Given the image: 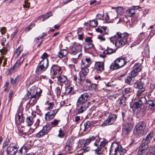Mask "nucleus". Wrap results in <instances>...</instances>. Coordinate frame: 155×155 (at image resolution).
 Returning a JSON list of instances; mask_svg holds the SVG:
<instances>
[{"label": "nucleus", "instance_id": "nucleus-1", "mask_svg": "<svg viewBox=\"0 0 155 155\" xmlns=\"http://www.w3.org/2000/svg\"><path fill=\"white\" fill-rule=\"evenodd\" d=\"M129 36V34L124 32L121 33L118 32L116 35L109 38L110 42L113 44L115 42V45L117 48L124 46L127 42V40Z\"/></svg>", "mask_w": 155, "mask_h": 155}, {"label": "nucleus", "instance_id": "nucleus-2", "mask_svg": "<svg viewBox=\"0 0 155 155\" xmlns=\"http://www.w3.org/2000/svg\"><path fill=\"white\" fill-rule=\"evenodd\" d=\"M118 152L120 155H123L126 153V150L117 143H112L110 150V155H115Z\"/></svg>", "mask_w": 155, "mask_h": 155}, {"label": "nucleus", "instance_id": "nucleus-3", "mask_svg": "<svg viewBox=\"0 0 155 155\" xmlns=\"http://www.w3.org/2000/svg\"><path fill=\"white\" fill-rule=\"evenodd\" d=\"M48 59H44L40 61L37 66L35 71L37 74H40L45 71L48 66Z\"/></svg>", "mask_w": 155, "mask_h": 155}, {"label": "nucleus", "instance_id": "nucleus-4", "mask_svg": "<svg viewBox=\"0 0 155 155\" xmlns=\"http://www.w3.org/2000/svg\"><path fill=\"white\" fill-rule=\"evenodd\" d=\"M126 63L124 59L118 58L114 61L113 63L111 64L110 68L112 70L118 69L124 66Z\"/></svg>", "mask_w": 155, "mask_h": 155}, {"label": "nucleus", "instance_id": "nucleus-5", "mask_svg": "<svg viewBox=\"0 0 155 155\" xmlns=\"http://www.w3.org/2000/svg\"><path fill=\"white\" fill-rule=\"evenodd\" d=\"M146 127L145 124L142 122H140L135 126L134 133L136 135H142L144 134V130Z\"/></svg>", "mask_w": 155, "mask_h": 155}, {"label": "nucleus", "instance_id": "nucleus-6", "mask_svg": "<svg viewBox=\"0 0 155 155\" xmlns=\"http://www.w3.org/2000/svg\"><path fill=\"white\" fill-rule=\"evenodd\" d=\"M117 118V116L115 114H110L107 119L101 124V126L104 127L113 124L116 121Z\"/></svg>", "mask_w": 155, "mask_h": 155}, {"label": "nucleus", "instance_id": "nucleus-7", "mask_svg": "<svg viewBox=\"0 0 155 155\" xmlns=\"http://www.w3.org/2000/svg\"><path fill=\"white\" fill-rule=\"evenodd\" d=\"M81 70L79 72L80 78H78V83L81 85L83 81L85 79V77L89 72V69L87 67L81 66Z\"/></svg>", "mask_w": 155, "mask_h": 155}, {"label": "nucleus", "instance_id": "nucleus-8", "mask_svg": "<svg viewBox=\"0 0 155 155\" xmlns=\"http://www.w3.org/2000/svg\"><path fill=\"white\" fill-rule=\"evenodd\" d=\"M61 71V68L59 67V81H60L59 82V91L61 90V88L62 89V86L67 80L66 77L62 74H64V71Z\"/></svg>", "mask_w": 155, "mask_h": 155}, {"label": "nucleus", "instance_id": "nucleus-9", "mask_svg": "<svg viewBox=\"0 0 155 155\" xmlns=\"http://www.w3.org/2000/svg\"><path fill=\"white\" fill-rule=\"evenodd\" d=\"M82 50V46L79 43L74 42L72 47L70 48V52L72 54H75L80 52Z\"/></svg>", "mask_w": 155, "mask_h": 155}, {"label": "nucleus", "instance_id": "nucleus-10", "mask_svg": "<svg viewBox=\"0 0 155 155\" xmlns=\"http://www.w3.org/2000/svg\"><path fill=\"white\" fill-rule=\"evenodd\" d=\"M25 55V54H22L21 57L17 61L13 67L11 68L9 70V73L11 74L12 73L15 68L18 67L21 64L24 59V56Z\"/></svg>", "mask_w": 155, "mask_h": 155}, {"label": "nucleus", "instance_id": "nucleus-11", "mask_svg": "<svg viewBox=\"0 0 155 155\" xmlns=\"http://www.w3.org/2000/svg\"><path fill=\"white\" fill-rule=\"evenodd\" d=\"M133 126L130 124H124L123 125L122 133L124 135H126L132 130Z\"/></svg>", "mask_w": 155, "mask_h": 155}, {"label": "nucleus", "instance_id": "nucleus-12", "mask_svg": "<svg viewBox=\"0 0 155 155\" xmlns=\"http://www.w3.org/2000/svg\"><path fill=\"white\" fill-rule=\"evenodd\" d=\"M89 95L87 93H85L82 94L78 99L77 103H84L87 101V99Z\"/></svg>", "mask_w": 155, "mask_h": 155}, {"label": "nucleus", "instance_id": "nucleus-13", "mask_svg": "<svg viewBox=\"0 0 155 155\" xmlns=\"http://www.w3.org/2000/svg\"><path fill=\"white\" fill-rule=\"evenodd\" d=\"M51 74L52 75V78L53 79L57 77L58 79V76L56 75L58 72V67L57 65H54L52 66L51 70Z\"/></svg>", "mask_w": 155, "mask_h": 155}, {"label": "nucleus", "instance_id": "nucleus-14", "mask_svg": "<svg viewBox=\"0 0 155 155\" xmlns=\"http://www.w3.org/2000/svg\"><path fill=\"white\" fill-rule=\"evenodd\" d=\"M15 119L16 121H17L18 124H20L24 121L23 114L21 111H18L17 114L15 115Z\"/></svg>", "mask_w": 155, "mask_h": 155}, {"label": "nucleus", "instance_id": "nucleus-15", "mask_svg": "<svg viewBox=\"0 0 155 155\" xmlns=\"http://www.w3.org/2000/svg\"><path fill=\"white\" fill-rule=\"evenodd\" d=\"M57 111H51L48 112L45 114V119L46 120H50L52 119L54 117Z\"/></svg>", "mask_w": 155, "mask_h": 155}, {"label": "nucleus", "instance_id": "nucleus-16", "mask_svg": "<svg viewBox=\"0 0 155 155\" xmlns=\"http://www.w3.org/2000/svg\"><path fill=\"white\" fill-rule=\"evenodd\" d=\"M73 139L71 138L68 141L66 145L65 146V149L66 150L70 151L72 149L74 144Z\"/></svg>", "mask_w": 155, "mask_h": 155}, {"label": "nucleus", "instance_id": "nucleus-17", "mask_svg": "<svg viewBox=\"0 0 155 155\" xmlns=\"http://www.w3.org/2000/svg\"><path fill=\"white\" fill-rule=\"evenodd\" d=\"M95 68L98 71H102L104 69V65L103 62H96L94 65Z\"/></svg>", "mask_w": 155, "mask_h": 155}, {"label": "nucleus", "instance_id": "nucleus-18", "mask_svg": "<svg viewBox=\"0 0 155 155\" xmlns=\"http://www.w3.org/2000/svg\"><path fill=\"white\" fill-rule=\"evenodd\" d=\"M112 8L116 9L117 15H123L124 14V9L123 7L119 6L116 8L112 7Z\"/></svg>", "mask_w": 155, "mask_h": 155}, {"label": "nucleus", "instance_id": "nucleus-19", "mask_svg": "<svg viewBox=\"0 0 155 155\" xmlns=\"http://www.w3.org/2000/svg\"><path fill=\"white\" fill-rule=\"evenodd\" d=\"M34 91V90H31V92H29V91L28 92L27 94L25 95V99H27L29 98L32 97V98H36L37 97V92H36L35 94H33V92Z\"/></svg>", "mask_w": 155, "mask_h": 155}, {"label": "nucleus", "instance_id": "nucleus-20", "mask_svg": "<svg viewBox=\"0 0 155 155\" xmlns=\"http://www.w3.org/2000/svg\"><path fill=\"white\" fill-rule=\"evenodd\" d=\"M147 104L153 109H155V99L149 98L147 101Z\"/></svg>", "mask_w": 155, "mask_h": 155}, {"label": "nucleus", "instance_id": "nucleus-21", "mask_svg": "<svg viewBox=\"0 0 155 155\" xmlns=\"http://www.w3.org/2000/svg\"><path fill=\"white\" fill-rule=\"evenodd\" d=\"M21 77V75H18L17 76L15 79L11 78L10 79L11 84L14 86L16 85L18 83Z\"/></svg>", "mask_w": 155, "mask_h": 155}, {"label": "nucleus", "instance_id": "nucleus-22", "mask_svg": "<svg viewBox=\"0 0 155 155\" xmlns=\"http://www.w3.org/2000/svg\"><path fill=\"white\" fill-rule=\"evenodd\" d=\"M126 13L127 14L129 17H133L135 15V11L133 9L132 7L127 10Z\"/></svg>", "mask_w": 155, "mask_h": 155}, {"label": "nucleus", "instance_id": "nucleus-23", "mask_svg": "<svg viewBox=\"0 0 155 155\" xmlns=\"http://www.w3.org/2000/svg\"><path fill=\"white\" fill-rule=\"evenodd\" d=\"M148 143L146 141V140H143L139 148L142 149L147 150V148L148 147Z\"/></svg>", "mask_w": 155, "mask_h": 155}, {"label": "nucleus", "instance_id": "nucleus-24", "mask_svg": "<svg viewBox=\"0 0 155 155\" xmlns=\"http://www.w3.org/2000/svg\"><path fill=\"white\" fill-rule=\"evenodd\" d=\"M144 84L141 82H136L134 84V86L135 88L139 89L145 88Z\"/></svg>", "mask_w": 155, "mask_h": 155}, {"label": "nucleus", "instance_id": "nucleus-25", "mask_svg": "<svg viewBox=\"0 0 155 155\" xmlns=\"http://www.w3.org/2000/svg\"><path fill=\"white\" fill-rule=\"evenodd\" d=\"M16 151L17 150H14L12 147L11 146V145L7 148V153L11 155H15L16 154Z\"/></svg>", "mask_w": 155, "mask_h": 155}, {"label": "nucleus", "instance_id": "nucleus-26", "mask_svg": "<svg viewBox=\"0 0 155 155\" xmlns=\"http://www.w3.org/2000/svg\"><path fill=\"white\" fill-rule=\"evenodd\" d=\"M52 15V14L51 12H49L47 13L45 15H41L38 18V19L40 20V19L41 18H43L42 21H44L45 20L47 19L48 18Z\"/></svg>", "mask_w": 155, "mask_h": 155}, {"label": "nucleus", "instance_id": "nucleus-27", "mask_svg": "<svg viewBox=\"0 0 155 155\" xmlns=\"http://www.w3.org/2000/svg\"><path fill=\"white\" fill-rule=\"evenodd\" d=\"M148 153V151H147V150L139 148L137 154L138 155H144L145 154L147 155Z\"/></svg>", "mask_w": 155, "mask_h": 155}, {"label": "nucleus", "instance_id": "nucleus-28", "mask_svg": "<svg viewBox=\"0 0 155 155\" xmlns=\"http://www.w3.org/2000/svg\"><path fill=\"white\" fill-rule=\"evenodd\" d=\"M142 106L140 105V104L138 102H135L133 105L132 109L134 110L137 111Z\"/></svg>", "mask_w": 155, "mask_h": 155}, {"label": "nucleus", "instance_id": "nucleus-29", "mask_svg": "<svg viewBox=\"0 0 155 155\" xmlns=\"http://www.w3.org/2000/svg\"><path fill=\"white\" fill-rule=\"evenodd\" d=\"M115 51V50L109 47H107V49L104 51V53L105 54H110L112 53H114Z\"/></svg>", "mask_w": 155, "mask_h": 155}, {"label": "nucleus", "instance_id": "nucleus-30", "mask_svg": "<svg viewBox=\"0 0 155 155\" xmlns=\"http://www.w3.org/2000/svg\"><path fill=\"white\" fill-rule=\"evenodd\" d=\"M96 137V136H93L91 137H89L85 141L84 144V146L87 145L91 141L94 140Z\"/></svg>", "mask_w": 155, "mask_h": 155}, {"label": "nucleus", "instance_id": "nucleus-31", "mask_svg": "<svg viewBox=\"0 0 155 155\" xmlns=\"http://www.w3.org/2000/svg\"><path fill=\"white\" fill-rule=\"evenodd\" d=\"M153 135V132H151L147 136L145 139L143 140H146V141L149 143L152 139Z\"/></svg>", "mask_w": 155, "mask_h": 155}, {"label": "nucleus", "instance_id": "nucleus-32", "mask_svg": "<svg viewBox=\"0 0 155 155\" xmlns=\"http://www.w3.org/2000/svg\"><path fill=\"white\" fill-rule=\"evenodd\" d=\"M65 133L63 131L62 129H60L59 130V137L62 139L63 141L65 139Z\"/></svg>", "mask_w": 155, "mask_h": 155}, {"label": "nucleus", "instance_id": "nucleus-33", "mask_svg": "<svg viewBox=\"0 0 155 155\" xmlns=\"http://www.w3.org/2000/svg\"><path fill=\"white\" fill-rule=\"evenodd\" d=\"M68 53V52L66 50L63 49L61 50L59 52V57L62 58L65 56Z\"/></svg>", "mask_w": 155, "mask_h": 155}, {"label": "nucleus", "instance_id": "nucleus-34", "mask_svg": "<svg viewBox=\"0 0 155 155\" xmlns=\"http://www.w3.org/2000/svg\"><path fill=\"white\" fill-rule=\"evenodd\" d=\"M26 121L28 126H31L33 123L32 117L31 116L28 117L26 119Z\"/></svg>", "mask_w": 155, "mask_h": 155}, {"label": "nucleus", "instance_id": "nucleus-35", "mask_svg": "<svg viewBox=\"0 0 155 155\" xmlns=\"http://www.w3.org/2000/svg\"><path fill=\"white\" fill-rule=\"evenodd\" d=\"M141 69V66L140 64H135L133 68V70L138 72L140 71Z\"/></svg>", "mask_w": 155, "mask_h": 155}, {"label": "nucleus", "instance_id": "nucleus-36", "mask_svg": "<svg viewBox=\"0 0 155 155\" xmlns=\"http://www.w3.org/2000/svg\"><path fill=\"white\" fill-rule=\"evenodd\" d=\"M91 122L89 121H87L84 124V131L87 130L90 127Z\"/></svg>", "mask_w": 155, "mask_h": 155}, {"label": "nucleus", "instance_id": "nucleus-37", "mask_svg": "<svg viewBox=\"0 0 155 155\" xmlns=\"http://www.w3.org/2000/svg\"><path fill=\"white\" fill-rule=\"evenodd\" d=\"M87 107L88 106H87L85 105H82L78 109V113L80 114L83 113L86 110Z\"/></svg>", "mask_w": 155, "mask_h": 155}, {"label": "nucleus", "instance_id": "nucleus-38", "mask_svg": "<svg viewBox=\"0 0 155 155\" xmlns=\"http://www.w3.org/2000/svg\"><path fill=\"white\" fill-rule=\"evenodd\" d=\"M131 88L130 87H127L123 90L122 94L123 95L129 93L131 92Z\"/></svg>", "mask_w": 155, "mask_h": 155}, {"label": "nucleus", "instance_id": "nucleus-39", "mask_svg": "<svg viewBox=\"0 0 155 155\" xmlns=\"http://www.w3.org/2000/svg\"><path fill=\"white\" fill-rule=\"evenodd\" d=\"M22 51L23 49L21 47H18L16 49V51L14 52V55L18 57Z\"/></svg>", "mask_w": 155, "mask_h": 155}, {"label": "nucleus", "instance_id": "nucleus-40", "mask_svg": "<svg viewBox=\"0 0 155 155\" xmlns=\"http://www.w3.org/2000/svg\"><path fill=\"white\" fill-rule=\"evenodd\" d=\"M144 52L147 57H149L150 50L148 45H147L144 49Z\"/></svg>", "mask_w": 155, "mask_h": 155}, {"label": "nucleus", "instance_id": "nucleus-41", "mask_svg": "<svg viewBox=\"0 0 155 155\" xmlns=\"http://www.w3.org/2000/svg\"><path fill=\"white\" fill-rule=\"evenodd\" d=\"M83 59L84 60V62H87V64L89 66L91 64L92 61L90 58L84 57L83 58Z\"/></svg>", "mask_w": 155, "mask_h": 155}, {"label": "nucleus", "instance_id": "nucleus-42", "mask_svg": "<svg viewBox=\"0 0 155 155\" xmlns=\"http://www.w3.org/2000/svg\"><path fill=\"white\" fill-rule=\"evenodd\" d=\"M146 100L144 97H141L140 98L138 102L140 104V105H142L143 104L146 103Z\"/></svg>", "mask_w": 155, "mask_h": 155}, {"label": "nucleus", "instance_id": "nucleus-43", "mask_svg": "<svg viewBox=\"0 0 155 155\" xmlns=\"http://www.w3.org/2000/svg\"><path fill=\"white\" fill-rule=\"evenodd\" d=\"M90 24L91 26L95 27L97 25V21L95 20H92L90 21Z\"/></svg>", "mask_w": 155, "mask_h": 155}, {"label": "nucleus", "instance_id": "nucleus-44", "mask_svg": "<svg viewBox=\"0 0 155 155\" xmlns=\"http://www.w3.org/2000/svg\"><path fill=\"white\" fill-rule=\"evenodd\" d=\"M102 148L101 147H98L97 149L95 150V153L98 155L101 154L103 152V150Z\"/></svg>", "mask_w": 155, "mask_h": 155}, {"label": "nucleus", "instance_id": "nucleus-45", "mask_svg": "<svg viewBox=\"0 0 155 155\" xmlns=\"http://www.w3.org/2000/svg\"><path fill=\"white\" fill-rule=\"evenodd\" d=\"M35 25L34 24H31L27 27H26L25 29V31L26 32H28L32 28L35 26Z\"/></svg>", "mask_w": 155, "mask_h": 155}, {"label": "nucleus", "instance_id": "nucleus-46", "mask_svg": "<svg viewBox=\"0 0 155 155\" xmlns=\"http://www.w3.org/2000/svg\"><path fill=\"white\" fill-rule=\"evenodd\" d=\"M93 46V45L91 43H87L85 44L84 48L85 49H88L92 48Z\"/></svg>", "mask_w": 155, "mask_h": 155}, {"label": "nucleus", "instance_id": "nucleus-47", "mask_svg": "<svg viewBox=\"0 0 155 155\" xmlns=\"http://www.w3.org/2000/svg\"><path fill=\"white\" fill-rule=\"evenodd\" d=\"M48 126L47 125H45L43 127L42 129L41 130L45 134H47L48 132Z\"/></svg>", "mask_w": 155, "mask_h": 155}, {"label": "nucleus", "instance_id": "nucleus-48", "mask_svg": "<svg viewBox=\"0 0 155 155\" xmlns=\"http://www.w3.org/2000/svg\"><path fill=\"white\" fill-rule=\"evenodd\" d=\"M119 103L120 105L124 106L126 104V101L125 97H122V98L120 99Z\"/></svg>", "mask_w": 155, "mask_h": 155}, {"label": "nucleus", "instance_id": "nucleus-49", "mask_svg": "<svg viewBox=\"0 0 155 155\" xmlns=\"http://www.w3.org/2000/svg\"><path fill=\"white\" fill-rule=\"evenodd\" d=\"M45 134L41 130L36 134L35 136L37 137L40 138L42 137Z\"/></svg>", "mask_w": 155, "mask_h": 155}, {"label": "nucleus", "instance_id": "nucleus-50", "mask_svg": "<svg viewBox=\"0 0 155 155\" xmlns=\"http://www.w3.org/2000/svg\"><path fill=\"white\" fill-rule=\"evenodd\" d=\"M73 88L72 87H68L66 89V91H68V94H72L73 93Z\"/></svg>", "mask_w": 155, "mask_h": 155}, {"label": "nucleus", "instance_id": "nucleus-51", "mask_svg": "<svg viewBox=\"0 0 155 155\" xmlns=\"http://www.w3.org/2000/svg\"><path fill=\"white\" fill-rule=\"evenodd\" d=\"M139 72L133 70L130 72L131 77H134L136 76Z\"/></svg>", "mask_w": 155, "mask_h": 155}, {"label": "nucleus", "instance_id": "nucleus-52", "mask_svg": "<svg viewBox=\"0 0 155 155\" xmlns=\"http://www.w3.org/2000/svg\"><path fill=\"white\" fill-rule=\"evenodd\" d=\"M22 147L25 152H27L31 148V146L30 145H25Z\"/></svg>", "mask_w": 155, "mask_h": 155}, {"label": "nucleus", "instance_id": "nucleus-53", "mask_svg": "<svg viewBox=\"0 0 155 155\" xmlns=\"http://www.w3.org/2000/svg\"><path fill=\"white\" fill-rule=\"evenodd\" d=\"M9 142V139L8 138H7L6 139L5 141H4V143H3V147H2L3 148L7 146L8 145Z\"/></svg>", "mask_w": 155, "mask_h": 155}, {"label": "nucleus", "instance_id": "nucleus-54", "mask_svg": "<svg viewBox=\"0 0 155 155\" xmlns=\"http://www.w3.org/2000/svg\"><path fill=\"white\" fill-rule=\"evenodd\" d=\"M145 91V88H143L141 89H139L137 93V96H139L141 95L142 93L144 92Z\"/></svg>", "mask_w": 155, "mask_h": 155}, {"label": "nucleus", "instance_id": "nucleus-55", "mask_svg": "<svg viewBox=\"0 0 155 155\" xmlns=\"http://www.w3.org/2000/svg\"><path fill=\"white\" fill-rule=\"evenodd\" d=\"M81 63V66H84V67H88L89 66L87 64V62H84V60L82 58Z\"/></svg>", "mask_w": 155, "mask_h": 155}, {"label": "nucleus", "instance_id": "nucleus-56", "mask_svg": "<svg viewBox=\"0 0 155 155\" xmlns=\"http://www.w3.org/2000/svg\"><path fill=\"white\" fill-rule=\"evenodd\" d=\"M132 80L131 77H128L125 80V82L127 84H130Z\"/></svg>", "mask_w": 155, "mask_h": 155}, {"label": "nucleus", "instance_id": "nucleus-57", "mask_svg": "<svg viewBox=\"0 0 155 155\" xmlns=\"http://www.w3.org/2000/svg\"><path fill=\"white\" fill-rule=\"evenodd\" d=\"M25 4L23 5V6L24 8H29L30 7L29 5L30 3L28 2L26 0L25 1Z\"/></svg>", "mask_w": 155, "mask_h": 155}, {"label": "nucleus", "instance_id": "nucleus-58", "mask_svg": "<svg viewBox=\"0 0 155 155\" xmlns=\"http://www.w3.org/2000/svg\"><path fill=\"white\" fill-rule=\"evenodd\" d=\"M103 29V31L104 33L106 35H108L109 33L108 30L107 29V27L106 26H104L102 27Z\"/></svg>", "mask_w": 155, "mask_h": 155}, {"label": "nucleus", "instance_id": "nucleus-59", "mask_svg": "<svg viewBox=\"0 0 155 155\" xmlns=\"http://www.w3.org/2000/svg\"><path fill=\"white\" fill-rule=\"evenodd\" d=\"M104 14H98L96 15V18L98 20H102L103 18Z\"/></svg>", "mask_w": 155, "mask_h": 155}, {"label": "nucleus", "instance_id": "nucleus-60", "mask_svg": "<svg viewBox=\"0 0 155 155\" xmlns=\"http://www.w3.org/2000/svg\"><path fill=\"white\" fill-rule=\"evenodd\" d=\"M13 92L11 91H10V93L9 94V95H8V102H9L11 101L12 98L13 97Z\"/></svg>", "mask_w": 155, "mask_h": 155}, {"label": "nucleus", "instance_id": "nucleus-61", "mask_svg": "<svg viewBox=\"0 0 155 155\" xmlns=\"http://www.w3.org/2000/svg\"><path fill=\"white\" fill-rule=\"evenodd\" d=\"M58 123V120L55 119L51 123V125L53 127H54L56 126Z\"/></svg>", "mask_w": 155, "mask_h": 155}, {"label": "nucleus", "instance_id": "nucleus-62", "mask_svg": "<svg viewBox=\"0 0 155 155\" xmlns=\"http://www.w3.org/2000/svg\"><path fill=\"white\" fill-rule=\"evenodd\" d=\"M7 51V50L6 48L4 47L2 49L0 50V52L2 54H5L6 53Z\"/></svg>", "mask_w": 155, "mask_h": 155}, {"label": "nucleus", "instance_id": "nucleus-63", "mask_svg": "<svg viewBox=\"0 0 155 155\" xmlns=\"http://www.w3.org/2000/svg\"><path fill=\"white\" fill-rule=\"evenodd\" d=\"M96 87V85L94 84H91L89 86V89L91 90H94Z\"/></svg>", "mask_w": 155, "mask_h": 155}, {"label": "nucleus", "instance_id": "nucleus-64", "mask_svg": "<svg viewBox=\"0 0 155 155\" xmlns=\"http://www.w3.org/2000/svg\"><path fill=\"white\" fill-rule=\"evenodd\" d=\"M149 152H150V153H153V152H154L155 151V146H153L151 147H150L149 148Z\"/></svg>", "mask_w": 155, "mask_h": 155}]
</instances>
